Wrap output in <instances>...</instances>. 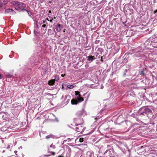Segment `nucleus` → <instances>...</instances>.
Masks as SVG:
<instances>
[{
  "mask_svg": "<svg viewBox=\"0 0 157 157\" xmlns=\"http://www.w3.org/2000/svg\"><path fill=\"white\" fill-rule=\"evenodd\" d=\"M112 150L110 149L107 150L104 153L106 157H110L112 156V154L111 152Z\"/></svg>",
  "mask_w": 157,
  "mask_h": 157,
  "instance_id": "20e7f679",
  "label": "nucleus"
},
{
  "mask_svg": "<svg viewBox=\"0 0 157 157\" xmlns=\"http://www.w3.org/2000/svg\"><path fill=\"white\" fill-rule=\"evenodd\" d=\"M44 23L47 24H48V23L46 22V20H43L42 22L41 21V24H44Z\"/></svg>",
  "mask_w": 157,
  "mask_h": 157,
  "instance_id": "412c9836",
  "label": "nucleus"
},
{
  "mask_svg": "<svg viewBox=\"0 0 157 157\" xmlns=\"http://www.w3.org/2000/svg\"><path fill=\"white\" fill-rule=\"evenodd\" d=\"M142 52V51L137 52H136V55L138 57H143L144 55Z\"/></svg>",
  "mask_w": 157,
  "mask_h": 157,
  "instance_id": "1a4fd4ad",
  "label": "nucleus"
},
{
  "mask_svg": "<svg viewBox=\"0 0 157 157\" xmlns=\"http://www.w3.org/2000/svg\"><path fill=\"white\" fill-rule=\"evenodd\" d=\"M55 120L57 122H58L59 121L58 120L57 118H56Z\"/></svg>",
  "mask_w": 157,
  "mask_h": 157,
  "instance_id": "393cba45",
  "label": "nucleus"
},
{
  "mask_svg": "<svg viewBox=\"0 0 157 157\" xmlns=\"http://www.w3.org/2000/svg\"><path fill=\"white\" fill-rule=\"evenodd\" d=\"M143 109V111H144L146 115H148V114L151 113L152 111L149 109L147 107H142L141 108V109Z\"/></svg>",
  "mask_w": 157,
  "mask_h": 157,
  "instance_id": "7ed1b4c3",
  "label": "nucleus"
},
{
  "mask_svg": "<svg viewBox=\"0 0 157 157\" xmlns=\"http://www.w3.org/2000/svg\"><path fill=\"white\" fill-rule=\"evenodd\" d=\"M107 146L108 147V146H109V145H108Z\"/></svg>",
  "mask_w": 157,
  "mask_h": 157,
  "instance_id": "37998d69",
  "label": "nucleus"
},
{
  "mask_svg": "<svg viewBox=\"0 0 157 157\" xmlns=\"http://www.w3.org/2000/svg\"><path fill=\"white\" fill-rule=\"evenodd\" d=\"M64 86H66L67 87V88L65 87L64 89H67V88L69 89H73L74 87V86L72 85H69L67 84H64L62 85V88L64 89Z\"/></svg>",
  "mask_w": 157,
  "mask_h": 157,
  "instance_id": "423d86ee",
  "label": "nucleus"
},
{
  "mask_svg": "<svg viewBox=\"0 0 157 157\" xmlns=\"http://www.w3.org/2000/svg\"><path fill=\"white\" fill-rule=\"evenodd\" d=\"M54 138V136L52 135H48L46 136V138L47 139H48L49 138Z\"/></svg>",
  "mask_w": 157,
  "mask_h": 157,
  "instance_id": "4468645a",
  "label": "nucleus"
},
{
  "mask_svg": "<svg viewBox=\"0 0 157 157\" xmlns=\"http://www.w3.org/2000/svg\"><path fill=\"white\" fill-rule=\"evenodd\" d=\"M84 113V110L82 109L81 111H78L77 113V114L78 116H81Z\"/></svg>",
  "mask_w": 157,
  "mask_h": 157,
  "instance_id": "ddd939ff",
  "label": "nucleus"
},
{
  "mask_svg": "<svg viewBox=\"0 0 157 157\" xmlns=\"http://www.w3.org/2000/svg\"><path fill=\"white\" fill-rule=\"evenodd\" d=\"M90 154V152H87V154L88 155L89 154Z\"/></svg>",
  "mask_w": 157,
  "mask_h": 157,
  "instance_id": "c756f323",
  "label": "nucleus"
},
{
  "mask_svg": "<svg viewBox=\"0 0 157 157\" xmlns=\"http://www.w3.org/2000/svg\"><path fill=\"white\" fill-rule=\"evenodd\" d=\"M3 3L2 2V1L0 0V8L2 7L3 6Z\"/></svg>",
  "mask_w": 157,
  "mask_h": 157,
  "instance_id": "aec40b11",
  "label": "nucleus"
},
{
  "mask_svg": "<svg viewBox=\"0 0 157 157\" xmlns=\"http://www.w3.org/2000/svg\"><path fill=\"white\" fill-rule=\"evenodd\" d=\"M145 115L146 114L145 113V112H144V111H143L142 109L141 110V108H140L139 110L138 115V116H141L143 117L145 116Z\"/></svg>",
  "mask_w": 157,
  "mask_h": 157,
  "instance_id": "0eeeda50",
  "label": "nucleus"
},
{
  "mask_svg": "<svg viewBox=\"0 0 157 157\" xmlns=\"http://www.w3.org/2000/svg\"><path fill=\"white\" fill-rule=\"evenodd\" d=\"M52 31L51 29H49L48 30V31L49 32V31Z\"/></svg>",
  "mask_w": 157,
  "mask_h": 157,
  "instance_id": "c85d7f7f",
  "label": "nucleus"
},
{
  "mask_svg": "<svg viewBox=\"0 0 157 157\" xmlns=\"http://www.w3.org/2000/svg\"><path fill=\"white\" fill-rule=\"evenodd\" d=\"M55 79H54L55 80L58 81L59 80V76H58L56 75L55 76Z\"/></svg>",
  "mask_w": 157,
  "mask_h": 157,
  "instance_id": "a211bd4d",
  "label": "nucleus"
},
{
  "mask_svg": "<svg viewBox=\"0 0 157 157\" xmlns=\"http://www.w3.org/2000/svg\"><path fill=\"white\" fill-rule=\"evenodd\" d=\"M53 19L52 18V20H49V21L50 22H52V20Z\"/></svg>",
  "mask_w": 157,
  "mask_h": 157,
  "instance_id": "7c9ffc66",
  "label": "nucleus"
},
{
  "mask_svg": "<svg viewBox=\"0 0 157 157\" xmlns=\"http://www.w3.org/2000/svg\"><path fill=\"white\" fill-rule=\"evenodd\" d=\"M10 0H4L3 2V5H6Z\"/></svg>",
  "mask_w": 157,
  "mask_h": 157,
  "instance_id": "2eb2a0df",
  "label": "nucleus"
},
{
  "mask_svg": "<svg viewBox=\"0 0 157 157\" xmlns=\"http://www.w3.org/2000/svg\"><path fill=\"white\" fill-rule=\"evenodd\" d=\"M128 71H127V69H125V70H124V76L126 74V73Z\"/></svg>",
  "mask_w": 157,
  "mask_h": 157,
  "instance_id": "4be33fe9",
  "label": "nucleus"
},
{
  "mask_svg": "<svg viewBox=\"0 0 157 157\" xmlns=\"http://www.w3.org/2000/svg\"><path fill=\"white\" fill-rule=\"evenodd\" d=\"M16 151V152H17V151Z\"/></svg>",
  "mask_w": 157,
  "mask_h": 157,
  "instance_id": "ea45409f",
  "label": "nucleus"
},
{
  "mask_svg": "<svg viewBox=\"0 0 157 157\" xmlns=\"http://www.w3.org/2000/svg\"><path fill=\"white\" fill-rule=\"evenodd\" d=\"M97 157H99V156H97Z\"/></svg>",
  "mask_w": 157,
  "mask_h": 157,
  "instance_id": "c03bdc74",
  "label": "nucleus"
},
{
  "mask_svg": "<svg viewBox=\"0 0 157 157\" xmlns=\"http://www.w3.org/2000/svg\"><path fill=\"white\" fill-rule=\"evenodd\" d=\"M12 4L14 6L16 10H18L26 11L28 14H29V11L26 10L24 8L25 7V5L22 2H20L17 1H13L12 2Z\"/></svg>",
  "mask_w": 157,
  "mask_h": 157,
  "instance_id": "f257e3e1",
  "label": "nucleus"
},
{
  "mask_svg": "<svg viewBox=\"0 0 157 157\" xmlns=\"http://www.w3.org/2000/svg\"><path fill=\"white\" fill-rule=\"evenodd\" d=\"M139 73L140 75H141L143 76L144 75V71L143 70L140 71L139 72Z\"/></svg>",
  "mask_w": 157,
  "mask_h": 157,
  "instance_id": "dca6fc26",
  "label": "nucleus"
},
{
  "mask_svg": "<svg viewBox=\"0 0 157 157\" xmlns=\"http://www.w3.org/2000/svg\"><path fill=\"white\" fill-rule=\"evenodd\" d=\"M16 151V152H17V151Z\"/></svg>",
  "mask_w": 157,
  "mask_h": 157,
  "instance_id": "a19ab883",
  "label": "nucleus"
},
{
  "mask_svg": "<svg viewBox=\"0 0 157 157\" xmlns=\"http://www.w3.org/2000/svg\"><path fill=\"white\" fill-rule=\"evenodd\" d=\"M79 141L80 142H82L83 141V138H80V139H79Z\"/></svg>",
  "mask_w": 157,
  "mask_h": 157,
  "instance_id": "5701e85b",
  "label": "nucleus"
},
{
  "mask_svg": "<svg viewBox=\"0 0 157 157\" xmlns=\"http://www.w3.org/2000/svg\"><path fill=\"white\" fill-rule=\"evenodd\" d=\"M36 24H37V26H38V23H37Z\"/></svg>",
  "mask_w": 157,
  "mask_h": 157,
  "instance_id": "e433bc0d",
  "label": "nucleus"
},
{
  "mask_svg": "<svg viewBox=\"0 0 157 157\" xmlns=\"http://www.w3.org/2000/svg\"><path fill=\"white\" fill-rule=\"evenodd\" d=\"M78 92H75V94L77 96L76 99H73L71 101L72 105H76L83 101V98L81 97L80 94H79Z\"/></svg>",
  "mask_w": 157,
  "mask_h": 157,
  "instance_id": "f03ea898",
  "label": "nucleus"
},
{
  "mask_svg": "<svg viewBox=\"0 0 157 157\" xmlns=\"http://www.w3.org/2000/svg\"><path fill=\"white\" fill-rule=\"evenodd\" d=\"M156 12H157V10H155L154 11V13L155 14Z\"/></svg>",
  "mask_w": 157,
  "mask_h": 157,
  "instance_id": "bb28decb",
  "label": "nucleus"
},
{
  "mask_svg": "<svg viewBox=\"0 0 157 157\" xmlns=\"http://www.w3.org/2000/svg\"><path fill=\"white\" fill-rule=\"evenodd\" d=\"M52 155H54L55 154V152H52Z\"/></svg>",
  "mask_w": 157,
  "mask_h": 157,
  "instance_id": "a878e982",
  "label": "nucleus"
},
{
  "mask_svg": "<svg viewBox=\"0 0 157 157\" xmlns=\"http://www.w3.org/2000/svg\"><path fill=\"white\" fill-rule=\"evenodd\" d=\"M55 82V80L54 79H51L50 80H49L48 82V83L50 85H53Z\"/></svg>",
  "mask_w": 157,
  "mask_h": 157,
  "instance_id": "9b49d317",
  "label": "nucleus"
},
{
  "mask_svg": "<svg viewBox=\"0 0 157 157\" xmlns=\"http://www.w3.org/2000/svg\"><path fill=\"white\" fill-rule=\"evenodd\" d=\"M87 60L88 61H93L94 59H95V58L94 56H90L87 57Z\"/></svg>",
  "mask_w": 157,
  "mask_h": 157,
  "instance_id": "9d476101",
  "label": "nucleus"
},
{
  "mask_svg": "<svg viewBox=\"0 0 157 157\" xmlns=\"http://www.w3.org/2000/svg\"><path fill=\"white\" fill-rule=\"evenodd\" d=\"M45 20H46V21L47 20H48V21H49V20H48V18H47Z\"/></svg>",
  "mask_w": 157,
  "mask_h": 157,
  "instance_id": "2f4dec72",
  "label": "nucleus"
},
{
  "mask_svg": "<svg viewBox=\"0 0 157 157\" xmlns=\"http://www.w3.org/2000/svg\"><path fill=\"white\" fill-rule=\"evenodd\" d=\"M16 151V152H17V151Z\"/></svg>",
  "mask_w": 157,
  "mask_h": 157,
  "instance_id": "58836bf2",
  "label": "nucleus"
},
{
  "mask_svg": "<svg viewBox=\"0 0 157 157\" xmlns=\"http://www.w3.org/2000/svg\"><path fill=\"white\" fill-rule=\"evenodd\" d=\"M94 157H95V156Z\"/></svg>",
  "mask_w": 157,
  "mask_h": 157,
  "instance_id": "a18cd8bd",
  "label": "nucleus"
},
{
  "mask_svg": "<svg viewBox=\"0 0 157 157\" xmlns=\"http://www.w3.org/2000/svg\"><path fill=\"white\" fill-rule=\"evenodd\" d=\"M50 147H52L53 148H56V146L55 145H53V144H52L50 146Z\"/></svg>",
  "mask_w": 157,
  "mask_h": 157,
  "instance_id": "6ab92c4d",
  "label": "nucleus"
},
{
  "mask_svg": "<svg viewBox=\"0 0 157 157\" xmlns=\"http://www.w3.org/2000/svg\"><path fill=\"white\" fill-rule=\"evenodd\" d=\"M58 157H64L62 155H59L58 156Z\"/></svg>",
  "mask_w": 157,
  "mask_h": 157,
  "instance_id": "cd10ccee",
  "label": "nucleus"
},
{
  "mask_svg": "<svg viewBox=\"0 0 157 157\" xmlns=\"http://www.w3.org/2000/svg\"><path fill=\"white\" fill-rule=\"evenodd\" d=\"M1 78V74H0V79Z\"/></svg>",
  "mask_w": 157,
  "mask_h": 157,
  "instance_id": "f704fd0d",
  "label": "nucleus"
},
{
  "mask_svg": "<svg viewBox=\"0 0 157 157\" xmlns=\"http://www.w3.org/2000/svg\"><path fill=\"white\" fill-rule=\"evenodd\" d=\"M106 129H108V128H106Z\"/></svg>",
  "mask_w": 157,
  "mask_h": 157,
  "instance_id": "79ce46f5",
  "label": "nucleus"
},
{
  "mask_svg": "<svg viewBox=\"0 0 157 157\" xmlns=\"http://www.w3.org/2000/svg\"><path fill=\"white\" fill-rule=\"evenodd\" d=\"M61 76H62V77H63V76H63V75H61Z\"/></svg>",
  "mask_w": 157,
  "mask_h": 157,
  "instance_id": "c9c22d12",
  "label": "nucleus"
},
{
  "mask_svg": "<svg viewBox=\"0 0 157 157\" xmlns=\"http://www.w3.org/2000/svg\"><path fill=\"white\" fill-rule=\"evenodd\" d=\"M75 129L76 131L77 132H82L83 131V128L80 124L78 125L76 127Z\"/></svg>",
  "mask_w": 157,
  "mask_h": 157,
  "instance_id": "39448f33",
  "label": "nucleus"
},
{
  "mask_svg": "<svg viewBox=\"0 0 157 157\" xmlns=\"http://www.w3.org/2000/svg\"><path fill=\"white\" fill-rule=\"evenodd\" d=\"M6 76L8 78H11L13 77V75L11 74H8L6 75Z\"/></svg>",
  "mask_w": 157,
  "mask_h": 157,
  "instance_id": "f3484780",
  "label": "nucleus"
},
{
  "mask_svg": "<svg viewBox=\"0 0 157 157\" xmlns=\"http://www.w3.org/2000/svg\"><path fill=\"white\" fill-rule=\"evenodd\" d=\"M13 10L12 9H8L5 11V13H9L13 12Z\"/></svg>",
  "mask_w": 157,
  "mask_h": 157,
  "instance_id": "f8f14e48",
  "label": "nucleus"
},
{
  "mask_svg": "<svg viewBox=\"0 0 157 157\" xmlns=\"http://www.w3.org/2000/svg\"><path fill=\"white\" fill-rule=\"evenodd\" d=\"M42 27L43 28H46L47 27V26L46 24H44L42 25Z\"/></svg>",
  "mask_w": 157,
  "mask_h": 157,
  "instance_id": "b1692460",
  "label": "nucleus"
},
{
  "mask_svg": "<svg viewBox=\"0 0 157 157\" xmlns=\"http://www.w3.org/2000/svg\"><path fill=\"white\" fill-rule=\"evenodd\" d=\"M49 155H46V156H49Z\"/></svg>",
  "mask_w": 157,
  "mask_h": 157,
  "instance_id": "72a5a7b5",
  "label": "nucleus"
},
{
  "mask_svg": "<svg viewBox=\"0 0 157 157\" xmlns=\"http://www.w3.org/2000/svg\"><path fill=\"white\" fill-rule=\"evenodd\" d=\"M49 13H51V11L50 10L49 11Z\"/></svg>",
  "mask_w": 157,
  "mask_h": 157,
  "instance_id": "473e14b6",
  "label": "nucleus"
},
{
  "mask_svg": "<svg viewBox=\"0 0 157 157\" xmlns=\"http://www.w3.org/2000/svg\"><path fill=\"white\" fill-rule=\"evenodd\" d=\"M54 18L55 19L56 18V17H55Z\"/></svg>",
  "mask_w": 157,
  "mask_h": 157,
  "instance_id": "4c0bfd02",
  "label": "nucleus"
},
{
  "mask_svg": "<svg viewBox=\"0 0 157 157\" xmlns=\"http://www.w3.org/2000/svg\"><path fill=\"white\" fill-rule=\"evenodd\" d=\"M62 28V25L60 24H57L56 25V30L58 32L60 31Z\"/></svg>",
  "mask_w": 157,
  "mask_h": 157,
  "instance_id": "6e6552de",
  "label": "nucleus"
}]
</instances>
